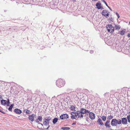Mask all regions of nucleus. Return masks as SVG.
I'll return each mask as SVG.
<instances>
[{"label": "nucleus", "mask_w": 130, "mask_h": 130, "mask_svg": "<svg viewBox=\"0 0 130 130\" xmlns=\"http://www.w3.org/2000/svg\"><path fill=\"white\" fill-rule=\"evenodd\" d=\"M61 129L64 130H68L70 129L69 127H62L61 128Z\"/></svg>", "instance_id": "nucleus-23"}, {"label": "nucleus", "mask_w": 130, "mask_h": 130, "mask_svg": "<svg viewBox=\"0 0 130 130\" xmlns=\"http://www.w3.org/2000/svg\"><path fill=\"white\" fill-rule=\"evenodd\" d=\"M7 101L4 100H2L1 101V104L4 106L6 105L7 104Z\"/></svg>", "instance_id": "nucleus-12"}, {"label": "nucleus", "mask_w": 130, "mask_h": 130, "mask_svg": "<svg viewBox=\"0 0 130 130\" xmlns=\"http://www.w3.org/2000/svg\"><path fill=\"white\" fill-rule=\"evenodd\" d=\"M75 113H76V112H72L71 113V115H72L71 117V119H75Z\"/></svg>", "instance_id": "nucleus-15"}, {"label": "nucleus", "mask_w": 130, "mask_h": 130, "mask_svg": "<svg viewBox=\"0 0 130 130\" xmlns=\"http://www.w3.org/2000/svg\"><path fill=\"white\" fill-rule=\"evenodd\" d=\"M112 18H110V20H111V19H112Z\"/></svg>", "instance_id": "nucleus-46"}, {"label": "nucleus", "mask_w": 130, "mask_h": 130, "mask_svg": "<svg viewBox=\"0 0 130 130\" xmlns=\"http://www.w3.org/2000/svg\"><path fill=\"white\" fill-rule=\"evenodd\" d=\"M89 117L92 120H93L95 118V114L93 112H90L89 113Z\"/></svg>", "instance_id": "nucleus-8"}, {"label": "nucleus", "mask_w": 130, "mask_h": 130, "mask_svg": "<svg viewBox=\"0 0 130 130\" xmlns=\"http://www.w3.org/2000/svg\"><path fill=\"white\" fill-rule=\"evenodd\" d=\"M75 107L73 105L71 106L69 108L72 110H75Z\"/></svg>", "instance_id": "nucleus-24"}, {"label": "nucleus", "mask_w": 130, "mask_h": 130, "mask_svg": "<svg viewBox=\"0 0 130 130\" xmlns=\"http://www.w3.org/2000/svg\"><path fill=\"white\" fill-rule=\"evenodd\" d=\"M97 122L99 124L101 125H104V124L102 122V121L100 118H99Z\"/></svg>", "instance_id": "nucleus-17"}, {"label": "nucleus", "mask_w": 130, "mask_h": 130, "mask_svg": "<svg viewBox=\"0 0 130 130\" xmlns=\"http://www.w3.org/2000/svg\"><path fill=\"white\" fill-rule=\"evenodd\" d=\"M43 124L44 125L46 126L49 124V119H45L44 122Z\"/></svg>", "instance_id": "nucleus-16"}, {"label": "nucleus", "mask_w": 130, "mask_h": 130, "mask_svg": "<svg viewBox=\"0 0 130 130\" xmlns=\"http://www.w3.org/2000/svg\"><path fill=\"white\" fill-rule=\"evenodd\" d=\"M107 7H108V8L109 9V8H110V7H109L108 6H107Z\"/></svg>", "instance_id": "nucleus-45"}, {"label": "nucleus", "mask_w": 130, "mask_h": 130, "mask_svg": "<svg viewBox=\"0 0 130 130\" xmlns=\"http://www.w3.org/2000/svg\"><path fill=\"white\" fill-rule=\"evenodd\" d=\"M68 115L66 114L62 115L60 116V118L62 120H64L67 119L68 118Z\"/></svg>", "instance_id": "nucleus-6"}, {"label": "nucleus", "mask_w": 130, "mask_h": 130, "mask_svg": "<svg viewBox=\"0 0 130 130\" xmlns=\"http://www.w3.org/2000/svg\"><path fill=\"white\" fill-rule=\"evenodd\" d=\"M107 11H107L106 9L102 11V15L103 16L106 15V13H107Z\"/></svg>", "instance_id": "nucleus-22"}, {"label": "nucleus", "mask_w": 130, "mask_h": 130, "mask_svg": "<svg viewBox=\"0 0 130 130\" xmlns=\"http://www.w3.org/2000/svg\"><path fill=\"white\" fill-rule=\"evenodd\" d=\"M111 9V8H109V9Z\"/></svg>", "instance_id": "nucleus-49"}, {"label": "nucleus", "mask_w": 130, "mask_h": 130, "mask_svg": "<svg viewBox=\"0 0 130 130\" xmlns=\"http://www.w3.org/2000/svg\"><path fill=\"white\" fill-rule=\"evenodd\" d=\"M129 24H130V22H129Z\"/></svg>", "instance_id": "nucleus-48"}, {"label": "nucleus", "mask_w": 130, "mask_h": 130, "mask_svg": "<svg viewBox=\"0 0 130 130\" xmlns=\"http://www.w3.org/2000/svg\"><path fill=\"white\" fill-rule=\"evenodd\" d=\"M116 15L117 16L118 18H120V16H119V14L117 12H116Z\"/></svg>", "instance_id": "nucleus-31"}, {"label": "nucleus", "mask_w": 130, "mask_h": 130, "mask_svg": "<svg viewBox=\"0 0 130 130\" xmlns=\"http://www.w3.org/2000/svg\"><path fill=\"white\" fill-rule=\"evenodd\" d=\"M101 1L103 2L105 1L104 0H101Z\"/></svg>", "instance_id": "nucleus-40"}, {"label": "nucleus", "mask_w": 130, "mask_h": 130, "mask_svg": "<svg viewBox=\"0 0 130 130\" xmlns=\"http://www.w3.org/2000/svg\"><path fill=\"white\" fill-rule=\"evenodd\" d=\"M104 3H105V4H106V2H105V1L104 2Z\"/></svg>", "instance_id": "nucleus-42"}, {"label": "nucleus", "mask_w": 130, "mask_h": 130, "mask_svg": "<svg viewBox=\"0 0 130 130\" xmlns=\"http://www.w3.org/2000/svg\"><path fill=\"white\" fill-rule=\"evenodd\" d=\"M36 115L34 114H32L31 115L29 116L28 119L32 122L34 121V118H36Z\"/></svg>", "instance_id": "nucleus-5"}, {"label": "nucleus", "mask_w": 130, "mask_h": 130, "mask_svg": "<svg viewBox=\"0 0 130 130\" xmlns=\"http://www.w3.org/2000/svg\"><path fill=\"white\" fill-rule=\"evenodd\" d=\"M113 118V116L110 115V116L109 115L108 116V117L107 118V119L108 120H109L112 119Z\"/></svg>", "instance_id": "nucleus-26"}, {"label": "nucleus", "mask_w": 130, "mask_h": 130, "mask_svg": "<svg viewBox=\"0 0 130 130\" xmlns=\"http://www.w3.org/2000/svg\"><path fill=\"white\" fill-rule=\"evenodd\" d=\"M115 27L116 30H119L120 28L121 27L120 26L115 25Z\"/></svg>", "instance_id": "nucleus-21"}, {"label": "nucleus", "mask_w": 130, "mask_h": 130, "mask_svg": "<svg viewBox=\"0 0 130 130\" xmlns=\"http://www.w3.org/2000/svg\"><path fill=\"white\" fill-rule=\"evenodd\" d=\"M7 104H10V102L9 101V99H7Z\"/></svg>", "instance_id": "nucleus-30"}, {"label": "nucleus", "mask_w": 130, "mask_h": 130, "mask_svg": "<svg viewBox=\"0 0 130 130\" xmlns=\"http://www.w3.org/2000/svg\"><path fill=\"white\" fill-rule=\"evenodd\" d=\"M83 109H85L83 108H81L80 111V112H81L83 114H85V110H84Z\"/></svg>", "instance_id": "nucleus-25"}, {"label": "nucleus", "mask_w": 130, "mask_h": 130, "mask_svg": "<svg viewBox=\"0 0 130 130\" xmlns=\"http://www.w3.org/2000/svg\"><path fill=\"white\" fill-rule=\"evenodd\" d=\"M111 11H112V10L111 9H110Z\"/></svg>", "instance_id": "nucleus-47"}, {"label": "nucleus", "mask_w": 130, "mask_h": 130, "mask_svg": "<svg viewBox=\"0 0 130 130\" xmlns=\"http://www.w3.org/2000/svg\"><path fill=\"white\" fill-rule=\"evenodd\" d=\"M76 124V123H73L72 124V125H75Z\"/></svg>", "instance_id": "nucleus-37"}, {"label": "nucleus", "mask_w": 130, "mask_h": 130, "mask_svg": "<svg viewBox=\"0 0 130 130\" xmlns=\"http://www.w3.org/2000/svg\"><path fill=\"white\" fill-rule=\"evenodd\" d=\"M127 118L128 122L130 123V115L127 116Z\"/></svg>", "instance_id": "nucleus-29"}, {"label": "nucleus", "mask_w": 130, "mask_h": 130, "mask_svg": "<svg viewBox=\"0 0 130 130\" xmlns=\"http://www.w3.org/2000/svg\"><path fill=\"white\" fill-rule=\"evenodd\" d=\"M121 122L123 124H127V120L126 118H124L122 119Z\"/></svg>", "instance_id": "nucleus-10"}, {"label": "nucleus", "mask_w": 130, "mask_h": 130, "mask_svg": "<svg viewBox=\"0 0 130 130\" xmlns=\"http://www.w3.org/2000/svg\"><path fill=\"white\" fill-rule=\"evenodd\" d=\"M121 123V120L119 119L117 120L116 119H113L111 122V125L112 126H116L117 124H120Z\"/></svg>", "instance_id": "nucleus-1"}, {"label": "nucleus", "mask_w": 130, "mask_h": 130, "mask_svg": "<svg viewBox=\"0 0 130 130\" xmlns=\"http://www.w3.org/2000/svg\"><path fill=\"white\" fill-rule=\"evenodd\" d=\"M0 112L3 113H5L4 112V111H3L1 109H0Z\"/></svg>", "instance_id": "nucleus-34"}, {"label": "nucleus", "mask_w": 130, "mask_h": 130, "mask_svg": "<svg viewBox=\"0 0 130 130\" xmlns=\"http://www.w3.org/2000/svg\"><path fill=\"white\" fill-rule=\"evenodd\" d=\"M107 29L109 32L111 34L112 33L114 30L113 27L111 24L108 25L106 27Z\"/></svg>", "instance_id": "nucleus-3"}, {"label": "nucleus", "mask_w": 130, "mask_h": 130, "mask_svg": "<svg viewBox=\"0 0 130 130\" xmlns=\"http://www.w3.org/2000/svg\"><path fill=\"white\" fill-rule=\"evenodd\" d=\"M14 106V104H12L8 108V110L10 111H12V109L13 107Z\"/></svg>", "instance_id": "nucleus-19"}, {"label": "nucleus", "mask_w": 130, "mask_h": 130, "mask_svg": "<svg viewBox=\"0 0 130 130\" xmlns=\"http://www.w3.org/2000/svg\"><path fill=\"white\" fill-rule=\"evenodd\" d=\"M14 111L16 113L19 115L20 114L22 113V111L21 110L18 108L15 109Z\"/></svg>", "instance_id": "nucleus-11"}, {"label": "nucleus", "mask_w": 130, "mask_h": 130, "mask_svg": "<svg viewBox=\"0 0 130 130\" xmlns=\"http://www.w3.org/2000/svg\"><path fill=\"white\" fill-rule=\"evenodd\" d=\"M105 5H106L107 6H108V5H107V3H106V4H105Z\"/></svg>", "instance_id": "nucleus-44"}, {"label": "nucleus", "mask_w": 130, "mask_h": 130, "mask_svg": "<svg viewBox=\"0 0 130 130\" xmlns=\"http://www.w3.org/2000/svg\"><path fill=\"white\" fill-rule=\"evenodd\" d=\"M42 117L41 116H39L38 118L36 120V122L38 123H39L40 122H41L42 120Z\"/></svg>", "instance_id": "nucleus-13"}, {"label": "nucleus", "mask_w": 130, "mask_h": 130, "mask_svg": "<svg viewBox=\"0 0 130 130\" xmlns=\"http://www.w3.org/2000/svg\"><path fill=\"white\" fill-rule=\"evenodd\" d=\"M109 15V14L107 12V14H106V15H105L104 16L106 18H107V16H108Z\"/></svg>", "instance_id": "nucleus-32"}, {"label": "nucleus", "mask_w": 130, "mask_h": 130, "mask_svg": "<svg viewBox=\"0 0 130 130\" xmlns=\"http://www.w3.org/2000/svg\"><path fill=\"white\" fill-rule=\"evenodd\" d=\"M92 0L94 1H96L97 0Z\"/></svg>", "instance_id": "nucleus-41"}, {"label": "nucleus", "mask_w": 130, "mask_h": 130, "mask_svg": "<svg viewBox=\"0 0 130 130\" xmlns=\"http://www.w3.org/2000/svg\"><path fill=\"white\" fill-rule=\"evenodd\" d=\"M24 112L26 113L27 114H30V112L29 110H28L27 109H24Z\"/></svg>", "instance_id": "nucleus-18"}, {"label": "nucleus", "mask_w": 130, "mask_h": 130, "mask_svg": "<svg viewBox=\"0 0 130 130\" xmlns=\"http://www.w3.org/2000/svg\"><path fill=\"white\" fill-rule=\"evenodd\" d=\"M83 114L80 111H77L76 113H75V117H77V116H78V118H82L83 117Z\"/></svg>", "instance_id": "nucleus-4"}, {"label": "nucleus", "mask_w": 130, "mask_h": 130, "mask_svg": "<svg viewBox=\"0 0 130 130\" xmlns=\"http://www.w3.org/2000/svg\"><path fill=\"white\" fill-rule=\"evenodd\" d=\"M90 53H91V54L93 52V51L92 50L90 51Z\"/></svg>", "instance_id": "nucleus-35"}, {"label": "nucleus", "mask_w": 130, "mask_h": 130, "mask_svg": "<svg viewBox=\"0 0 130 130\" xmlns=\"http://www.w3.org/2000/svg\"><path fill=\"white\" fill-rule=\"evenodd\" d=\"M105 126L106 128H108L109 129L111 130H113L110 128V121L107 120L105 123Z\"/></svg>", "instance_id": "nucleus-7"}, {"label": "nucleus", "mask_w": 130, "mask_h": 130, "mask_svg": "<svg viewBox=\"0 0 130 130\" xmlns=\"http://www.w3.org/2000/svg\"><path fill=\"white\" fill-rule=\"evenodd\" d=\"M56 85L59 87H63L64 85L65 82L62 79H60L56 82Z\"/></svg>", "instance_id": "nucleus-2"}, {"label": "nucleus", "mask_w": 130, "mask_h": 130, "mask_svg": "<svg viewBox=\"0 0 130 130\" xmlns=\"http://www.w3.org/2000/svg\"><path fill=\"white\" fill-rule=\"evenodd\" d=\"M49 128V126L47 127L46 128L47 129H48Z\"/></svg>", "instance_id": "nucleus-43"}, {"label": "nucleus", "mask_w": 130, "mask_h": 130, "mask_svg": "<svg viewBox=\"0 0 130 130\" xmlns=\"http://www.w3.org/2000/svg\"><path fill=\"white\" fill-rule=\"evenodd\" d=\"M125 29H124V30H122L119 31V32L118 34H119L121 36H123L125 33Z\"/></svg>", "instance_id": "nucleus-14"}, {"label": "nucleus", "mask_w": 130, "mask_h": 130, "mask_svg": "<svg viewBox=\"0 0 130 130\" xmlns=\"http://www.w3.org/2000/svg\"><path fill=\"white\" fill-rule=\"evenodd\" d=\"M10 104H7L6 105H7V106H10Z\"/></svg>", "instance_id": "nucleus-39"}, {"label": "nucleus", "mask_w": 130, "mask_h": 130, "mask_svg": "<svg viewBox=\"0 0 130 130\" xmlns=\"http://www.w3.org/2000/svg\"><path fill=\"white\" fill-rule=\"evenodd\" d=\"M108 93H105L104 94V95H105V96H106L107 94H108Z\"/></svg>", "instance_id": "nucleus-38"}, {"label": "nucleus", "mask_w": 130, "mask_h": 130, "mask_svg": "<svg viewBox=\"0 0 130 130\" xmlns=\"http://www.w3.org/2000/svg\"><path fill=\"white\" fill-rule=\"evenodd\" d=\"M97 8L99 9H103L104 8L101 6V4L99 2L97 3L96 5Z\"/></svg>", "instance_id": "nucleus-9"}, {"label": "nucleus", "mask_w": 130, "mask_h": 130, "mask_svg": "<svg viewBox=\"0 0 130 130\" xmlns=\"http://www.w3.org/2000/svg\"><path fill=\"white\" fill-rule=\"evenodd\" d=\"M101 118L104 121H105L106 120V117L105 116H103L101 117Z\"/></svg>", "instance_id": "nucleus-27"}, {"label": "nucleus", "mask_w": 130, "mask_h": 130, "mask_svg": "<svg viewBox=\"0 0 130 130\" xmlns=\"http://www.w3.org/2000/svg\"><path fill=\"white\" fill-rule=\"evenodd\" d=\"M2 99V97L1 95H0V101L1 99Z\"/></svg>", "instance_id": "nucleus-36"}, {"label": "nucleus", "mask_w": 130, "mask_h": 130, "mask_svg": "<svg viewBox=\"0 0 130 130\" xmlns=\"http://www.w3.org/2000/svg\"><path fill=\"white\" fill-rule=\"evenodd\" d=\"M84 110H85V114L87 113H89L90 112V111L88 110H86V109H83Z\"/></svg>", "instance_id": "nucleus-28"}, {"label": "nucleus", "mask_w": 130, "mask_h": 130, "mask_svg": "<svg viewBox=\"0 0 130 130\" xmlns=\"http://www.w3.org/2000/svg\"><path fill=\"white\" fill-rule=\"evenodd\" d=\"M58 119L57 118H54L53 120V122L54 124H55L57 122Z\"/></svg>", "instance_id": "nucleus-20"}, {"label": "nucleus", "mask_w": 130, "mask_h": 130, "mask_svg": "<svg viewBox=\"0 0 130 130\" xmlns=\"http://www.w3.org/2000/svg\"><path fill=\"white\" fill-rule=\"evenodd\" d=\"M109 15V14L107 12V14H106V15H105L104 16L106 18H107V16H108Z\"/></svg>", "instance_id": "nucleus-33"}]
</instances>
